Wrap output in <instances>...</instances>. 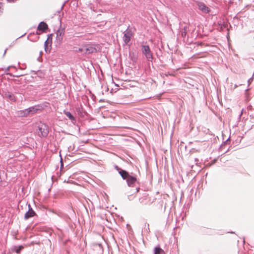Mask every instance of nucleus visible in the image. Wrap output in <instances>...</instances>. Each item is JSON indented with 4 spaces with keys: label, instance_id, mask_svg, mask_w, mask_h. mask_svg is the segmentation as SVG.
Segmentation results:
<instances>
[{
    "label": "nucleus",
    "instance_id": "obj_8",
    "mask_svg": "<svg viewBox=\"0 0 254 254\" xmlns=\"http://www.w3.org/2000/svg\"><path fill=\"white\" fill-rule=\"evenodd\" d=\"M3 93V97L7 100V101L13 102H16V97L12 92L6 90L4 91Z\"/></svg>",
    "mask_w": 254,
    "mask_h": 254
},
{
    "label": "nucleus",
    "instance_id": "obj_27",
    "mask_svg": "<svg viewBox=\"0 0 254 254\" xmlns=\"http://www.w3.org/2000/svg\"><path fill=\"white\" fill-rule=\"evenodd\" d=\"M8 2H15L16 0H7Z\"/></svg>",
    "mask_w": 254,
    "mask_h": 254
},
{
    "label": "nucleus",
    "instance_id": "obj_34",
    "mask_svg": "<svg viewBox=\"0 0 254 254\" xmlns=\"http://www.w3.org/2000/svg\"><path fill=\"white\" fill-rule=\"evenodd\" d=\"M36 34H38V35H39V34H40V32H38V31H37V32H36Z\"/></svg>",
    "mask_w": 254,
    "mask_h": 254
},
{
    "label": "nucleus",
    "instance_id": "obj_19",
    "mask_svg": "<svg viewBox=\"0 0 254 254\" xmlns=\"http://www.w3.org/2000/svg\"><path fill=\"white\" fill-rule=\"evenodd\" d=\"M188 27L187 26H185L183 29L181 31V35L183 38H185L186 36L187 33Z\"/></svg>",
    "mask_w": 254,
    "mask_h": 254
},
{
    "label": "nucleus",
    "instance_id": "obj_14",
    "mask_svg": "<svg viewBox=\"0 0 254 254\" xmlns=\"http://www.w3.org/2000/svg\"><path fill=\"white\" fill-rule=\"evenodd\" d=\"M249 111V115L251 120H254V111H253V107L252 106H249L247 108Z\"/></svg>",
    "mask_w": 254,
    "mask_h": 254
},
{
    "label": "nucleus",
    "instance_id": "obj_20",
    "mask_svg": "<svg viewBox=\"0 0 254 254\" xmlns=\"http://www.w3.org/2000/svg\"><path fill=\"white\" fill-rule=\"evenodd\" d=\"M220 28L221 30H223V29L224 28H227L228 29V23H225V22H223V23L222 24H220Z\"/></svg>",
    "mask_w": 254,
    "mask_h": 254
},
{
    "label": "nucleus",
    "instance_id": "obj_18",
    "mask_svg": "<svg viewBox=\"0 0 254 254\" xmlns=\"http://www.w3.org/2000/svg\"><path fill=\"white\" fill-rule=\"evenodd\" d=\"M53 34H49L47 35V39L45 41L48 42L50 47H51L52 43Z\"/></svg>",
    "mask_w": 254,
    "mask_h": 254
},
{
    "label": "nucleus",
    "instance_id": "obj_2",
    "mask_svg": "<svg viewBox=\"0 0 254 254\" xmlns=\"http://www.w3.org/2000/svg\"><path fill=\"white\" fill-rule=\"evenodd\" d=\"M123 179L126 181L127 185L129 187H134L137 184H139L136 175L132 172L129 173L127 171L125 178Z\"/></svg>",
    "mask_w": 254,
    "mask_h": 254
},
{
    "label": "nucleus",
    "instance_id": "obj_23",
    "mask_svg": "<svg viewBox=\"0 0 254 254\" xmlns=\"http://www.w3.org/2000/svg\"><path fill=\"white\" fill-rule=\"evenodd\" d=\"M11 67H15V66H12V65H11V66H8V67H7L6 68H5V73H6V74H7V73H8L7 72V71H9V70L10 68H11Z\"/></svg>",
    "mask_w": 254,
    "mask_h": 254
},
{
    "label": "nucleus",
    "instance_id": "obj_31",
    "mask_svg": "<svg viewBox=\"0 0 254 254\" xmlns=\"http://www.w3.org/2000/svg\"><path fill=\"white\" fill-rule=\"evenodd\" d=\"M216 159H214L212 161H213V164L215 163V162H216Z\"/></svg>",
    "mask_w": 254,
    "mask_h": 254
},
{
    "label": "nucleus",
    "instance_id": "obj_30",
    "mask_svg": "<svg viewBox=\"0 0 254 254\" xmlns=\"http://www.w3.org/2000/svg\"><path fill=\"white\" fill-rule=\"evenodd\" d=\"M7 50V49H6L5 50V51H4V53H3V56H4V55H5V53H6V52Z\"/></svg>",
    "mask_w": 254,
    "mask_h": 254
},
{
    "label": "nucleus",
    "instance_id": "obj_13",
    "mask_svg": "<svg viewBox=\"0 0 254 254\" xmlns=\"http://www.w3.org/2000/svg\"><path fill=\"white\" fill-rule=\"evenodd\" d=\"M23 249V246L22 245L20 246H14L11 249L13 252H15L17 254H19L22 250Z\"/></svg>",
    "mask_w": 254,
    "mask_h": 254
},
{
    "label": "nucleus",
    "instance_id": "obj_5",
    "mask_svg": "<svg viewBox=\"0 0 254 254\" xmlns=\"http://www.w3.org/2000/svg\"><path fill=\"white\" fill-rule=\"evenodd\" d=\"M100 50V46L99 44H90L85 46L84 54H91L97 53Z\"/></svg>",
    "mask_w": 254,
    "mask_h": 254
},
{
    "label": "nucleus",
    "instance_id": "obj_15",
    "mask_svg": "<svg viewBox=\"0 0 254 254\" xmlns=\"http://www.w3.org/2000/svg\"><path fill=\"white\" fill-rule=\"evenodd\" d=\"M64 114L66 115L67 117L68 118L69 120L71 121H75V118L72 115V114L69 111H64Z\"/></svg>",
    "mask_w": 254,
    "mask_h": 254
},
{
    "label": "nucleus",
    "instance_id": "obj_3",
    "mask_svg": "<svg viewBox=\"0 0 254 254\" xmlns=\"http://www.w3.org/2000/svg\"><path fill=\"white\" fill-rule=\"evenodd\" d=\"M37 127L39 130L38 132L39 136L40 137H46L47 136L49 132V126L47 125L40 122L38 125Z\"/></svg>",
    "mask_w": 254,
    "mask_h": 254
},
{
    "label": "nucleus",
    "instance_id": "obj_28",
    "mask_svg": "<svg viewBox=\"0 0 254 254\" xmlns=\"http://www.w3.org/2000/svg\"><path fill=\"white\" fill-rule=\"evenodd\" d=\"M65 2L63 3V4L62 5V7H61V8L60 10H61L63 9V8L64 6V4H65Z\"/></svg>",
    "mask_w": 254,
    "mask_h": 254
},
{
    "label": "nucleus",
    "instance_id": "obj_10",
    "mask_svg": "<svg viewBox=\"0 0 254 254\" xmlns=\"http://www.w3.org/2000/svg\"><path fill=\"white\" fill-rule=\"evenodd\" d=\"M49 29L48 24L44 21L40 22L37 26V31H41L42 33L46 32Z\"/></svg>",
    "mask_w": 254,
    "mask_h": 254
},
{
    "label": "nucleus",
    "instance_id": "obj_21",
    "mask_svg": "<svg viewBox=\"0 0 254 254\" xmlns=\"http://www.w3.org/2000/svg\"><path fill=\"white\" fill-rule=\"evenodd\" d=\"M228 142H230V137H229L225 141L223 142V144H221V145L220 147V149H221L223 146L225 145V144H227L228 143Z\"/></svg>",
    "mask_w": 254,
    "mask_h": 254
},
{
    "label": "nucleus",
    "instance_id": "obj_16",
    "mask_svg": "<svg viewBox=\"0 0 254 254\" xmlns=\"http://www.w3.org/2000/svg\"><path fill=\"white\" fill-rule=\"evenodd\" d=\"M154 251V254H162L164 253V251L159 246L156 247Z\"/></svg>",
    "mask_w": 254,
    "mask_h": 254
},
{
    "label": "nucleus",
    "instance_id": "obj_4",
    "mask_svg": "<svg viewBox=\"0 0 254 254\" xmlns=\"http://www.w3.org/2000/svg\"><path fill=\"white\" fill-rule=\"evenodd\" d=\"M141 48L142 53L145 56L146 60L152 62L153 59V54L149 46L147 45H142Z\"/></svg>",
    "mask_w": 254,
    "mask_h": 254
},
{
    "label": "nucleus",
    "instance_id": "obj_11",
    "mask_svg": "<svg viewBox=\"0 0 254 254\" xmlns=\"http://www.w3.org/2000/svg\"><path fill=\"white\" fill-rule=\"evenodd\" d=\"M198 9L204 13H209L211 11L210 9L203 2H199L198 3Z\"/></svg>",
    "mask_w": 254,
    "mask_h": 254
},
{
    "label": "nucleus",
    "instance_id": "obj_9",
    "mask_svg": "<svg viewBox=\"0 0 254 254\" xmlns=\"http://www.w3.org/2000/svg\"><path fill=\"white\" fill-rule=\"evenodd\" d=\"M28 210L25 213L24 215V219L28 220L29 218L34 217V216H37L35 212L32 209L30 204H28Z\"/></svg>",
    "mask_w": 254,
    "mask_h": 254
},
{
    "label": "nucleus",
    "instance_id": "obj_22",
    "mask_svg": "<svg viewBox=\"0 0 254 254\" xmlns=\"http://www.w3.org/2000/svg\"><path fill=\"white\" fill-rule=\"evenodd\" d=\"M7 74H9L10 76L13 77H19L21 76L24 75V74H16V75H14V74H12V73H7Z\"/></svg>",
    "mask_w": 254,
    "mask_h": 254
},
{
    "label": "nucleus",
    "instance_id": "obj_12",
    "mask_svg": "<svg viewBox=\"0 0 254 254\" xmlns=\"http://www.w3.org/2000/svg\"><path fill=\"white\" fill-rule=\"evenodd\" d=\"M114 169L118 172L122 179L125 178L126 174L127 173V170L121 169L117 165H114Z\"/></svg>",
    "mask_w": 254,
    "mask_h": 254
},
{
    "label": "nucleus",
    "instance_id": "obj_1",
    "mask_svg": "<svg viewBox=\"0 0 254 254\" xmlns=\"http://www.w3.org/2000/svg\"><path fill=\"white\" fill-rule=\"evenodd\" d=\"M47 107V105L45 103L37 104L27 109L18 111L17 114L19 117H26L28 116L41 112Z\"/></svg>",
    "mask_w": 254,
    "mask_h": 254
},
{
    "label": "nucleus",
    "instance_id": "obj_24",
    "mask_svg": "<svg viewBox=\"0 0 254 254\" xmlns=\"http://www.w3.org/2000/svg\"><path fill=\"white\" fill-rule=\"evenodd\" d=\"M61 167H60V171H61L64 168V162H63L62 158L61 159Z\"/></svg>",
    "mask_w": 254,
    "mask_h": 254
},
{
    "label": "nucleus",
    "instance_id": "obj_6",
    "mask_svg": "<svg viewBox=\"0 0 254 254\" xmlns=\"http://www.w3.org/2000/svg\"><path fill=\"white\" fill-rule=\"evenodd\" d=\"M65 28L62 27L61 24L60 25V28L56 32V46H60L63 42V37L64 35Z\"/></svg>",
    "mask_w": 254,
    "mask_h": 254
},
{
    "label": "nucleus",
    "instance_id": "obj_7",
    "mask_svg": "<svg viewBox=\"0 0 254 254\" xmlns=\"http://www.w3.org/2000/svg\"><path fill=\"white\" fill-rule=\"evenodd\" d=\"M129 27L123 33V41L126 45H127L130 42L131 37L133 36V33L131 30L129 28Z\"/></svg>",
    "mask_w": 254,
    "mask_h": 254
},
{
    "label": "nucleus",
    "instance_id": "obj_17",
    "mask_svg": "<svg viewBox=\"0 0 254 254\" xmlns=\"http://www.w3.org/2000/svg\"><path fill=\"white\" fill-rule=\"evenodd\" d=\"M51 47H50L48 42L45 41L44 43V49L46 53H49L51 51Z\"/></svg>",
    "mask_w": 254,
    "mask_h": 254
},
{
    "label": "nucleus",
    "instance_id": "obj_26",
    "mask_svg": "<svg viewBox=\"0 0 254 254\" xmlns=\"http://www.w3.org/2000/svg\"><path fill=\"white\" fill-rule=\"evenodd\" d=\"M77 51L81 52H85V49H84L83 48H78V50Z\"/></svg>",
    "mask_w": 254,
    "mask_h": 254
},
{
    "label": "nucleus",
    "instance_id": "obj_25",
    "mask_svg": "<svg viewBox=\"0 0 254 254\" xmlns=\"http://www.w3.org/2000/svg\"><path fill=\"white\" fill-rule=\"evenodd\" d=\"M253 80V77H252L250 78H249L248 80V84H250L252 81Z\"/></svg>",
    "mask_w": 254,
    "mask_h": 254
},
{
    "label": "nucleus",
    "instance_id": "obj_33",
    "mask_svg": "<svg viewBox=\"0 0 254 254\" xmlns=\"http://www.w3.org/2000/svg\"><path fill=\"white\" fill-rule=\"evenodd\" d=\"M242 115V112H241V114H240L239 118H241Z\"/></svg>",
    "mask_w": 254,
    "mask_h": 254
},
{
    "label": "nucleus",
    "instance_id": "obj_29",
    "mask_svg": "<svg viewBox=\"0 0 254 254\" xmlns=\"http://www.w3.org/2000/svg\"><path fill=\"white\" fill-rule=\"evenodd\" d=\"M139 189H139V187H137V188H136V192L139 191Z\"/></svg>",
    "mask_w": 254,
    "mask_h": 254
},
{
    "label": "nucleus",
    "instance_id": "obj_32",
    "mask_svg": "<svg viewBox=\"0 0 254 254\" xmlns=\"http://www.w3.org/2000/svg\"><path fill=\"white\" fill-rule=\"evenodd\" d=\"M237 87H238V85H237L235 84V85H234V88H237Z\"/></svg>",
    "mask_w": 254,
    "mask_h": 254
}]
</instances>
